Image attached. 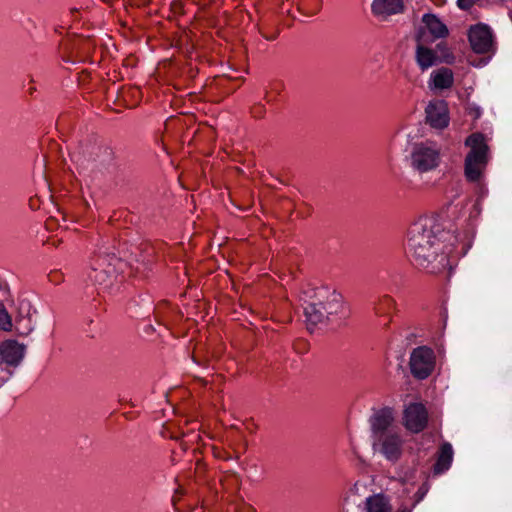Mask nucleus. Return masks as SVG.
Listing matches in <instances>:
<instances>
[{
  "label": "nucleus",
  "instance_id": "24",
  "mask_svg": "<svg viewBox=\"0 0 512 512\" xmlns=\"http://www.w3.org/2000/svg\"><path fill=\"white\" fill-rule=\"evenodd\" d=\"M511 20H512V14H511Z\"/></svg>",
  "mask_w": 512,
  "mask_h": 512
},
{
  "label": "nucleus",
  "instance_id": "8",
  "mask_svg": "<svg viewBox=\"0 0 512 512\" xmlns=\"http://www.w3.org/2000/svg\"><path fill=\"white\" fill-rule=\"evenodd\" d=\"M448 27L434 14H424L422 25L417 33V41L432 43L438 39L446 38Z\"/></svg>",
  "mask_w": 512,
  "mask_h": 512
},
{
  "label": "nucleus",
  "instance_id": "13",
  "mask_svg": "<svg viewBox=\"0 0 512 512\" xmlns=\"http://www.w3.org/2000/svg\"><path fill=\"white\" fill-rule=\"evenodd\" d=\"M25 355V346L15 340H6L0 344V359L9 366H18Z\"/></svg>",
  "mask_w": 512,
  "mask_h": 512
},
{
  "label": "nucleus",
  "instance_id": "7",
  "mask_svg": "<svg viewBox=\"0 0 512 512\" xmlns=\"http://www.w3.org/2000/svg\"><path fill=\"white\" fill-rule=\"evenodd\" d=\"M436 356L433 349L419 346L412 350L409 358V367L414 378L423 380L434 371Z\"/></svg>",
  "mask_w": 512,
  "mask_h": 512
},
{
  "label": "nucleus",
  "instance_id": "4",
  "mask_svg": "<svg viewBox=\"0 0 512 512\" xmlns=\"http://www.w3.org/2000/svg\"><path fill=\"white\" fill-rule=\"evenodd\" d=\"M125 267L126 263L114 254L99 253L90 259L86 274L94 285L107 290L117 282Z\"/></svg>",
  "mask_w": 512,
  "mask_h": 512
},
{
  "label": "nucleus",
  "instance_id": "14",
  "mask_svg": "<svg viewBox=\"0 0 512 512\" xmlns=\"http://www.w3.org/2000/svg\"><path fill=\"white\" fill-rule=\"evenodd\" d=\"M454 83V74L450 68L441 67L431 72L428 86L431 90L442 91L450 89Z\"/></svg>",
  "mask_w": 512,
  "mask_h": 512
},
{
  "label": "nucleus",
  "instance_id": "18",
  "mask_svg": "<svg viewBox=\"0 0 512 512\" xmlns=\"http://www.w3.org/2000/svg\"><path fill=\"white\" fill-rule=\"evenodd\" d=\"M453 460V449L451 444L444 443L439 451L437 462L434 466L435 473H443L448 470Z\"/></svg>",
  "mask_w": 512,
  "mask_h": 512
},
{
  "label": "nucleus",
  "instance_id": "22",
  "mask_svg": "<svg viewBox=\"0 0 512 512\" xmlns=\"http://www.w3.org/2000/svg\"><path fill=\"white\" fill-rule=\"evenodd\" d=\"M3 372V370L0 368V374ZM6 378H4L3 376L0 375V387L3 385V383L5 382Z\"/></svg>",
  "mask_w": 512,
  "mask_h": 512
},
{
  "label": "nucleus",
  "instance_id": "12",
  "mask_svg": "<svg viewBox=\"0 0 512 512\" xmlns=\"http://www.w3.org/2000/svg\"><path fill=\"white\" fill-rule=\"evenodd\" d=\"M427 122L434 128L443 129L449 124L448 107L445 101L430 102L426 107Z\"/></svg>",
  "mask_w": 512,
  "mask_h": 512
},
{
  "label": "nucleus",
  "instance_id": "15",
  "mask_svg": "<svg viewBox=\"0 0 512 512\" xmlns=\"http://www.w3.org/2000/svg\"><path fill=\"white\" fill-rule=\"evenodd\" d=\"M428 42L417 41L415 60L422 71H426L439 62V57L433 49L428 48Z\"/></svg>",
  "mask_w": 512,
  "mask_h": 512
},
{
  "label": "nucleus",
  "instance_id": "21",
  "mask_svg": "<svg viewBox=\"0 0 512 512\" xmlns=\"http://www.w3.org/2000/svg\"><path fill=\"white\" fill-rule=\"evenodd\" d=\"M397 512H411V510L408 507H401Z\"/></svg>",
  "mask_w": 512,
  "mask_h": 512
},
{
  "label": "nucleus",
  "instance_id": "11",
  "mask_svg": "<svg viewBox=\"0 0 512 512\" xmlns=\"http://www.w3.org/2000/svg\"><path fill=\"white\" fill-rule=\"evenodd\" d=\"M468 38L472 49L476 53H487L492 48V33L487 25L477 24L472 26L469 30Z\"/></svg>",
  "mask_w": 512,
  "mask_h": 512
},
{
  "label": "nucleus",
  "instance_id": "19",
  "mask_svg": "<svg viewBox=\"0 0 512 512\" xmlns=\"http://www.w3.org/2000/svg\"><path fill=\"white\" fill-rule=\"evenodd\" d=\"M0 329L3 331L12 330V319L3 303L0 302Z\"/></svg>",
  "mask_w": 512,
  "mask_h": 512
},
{
  "label": "nucleus",
  "instance_id": "16",
  "mask_svg": "<svg viewBox=\"0 0 512 512\" xmlns=\"http://www.w3.org/2000/svg\"><path fill=\"white\" fill-rule=\"evenodd\" d=\"M371 9L378 17H388L401 13L404 9L403 0H373Z\"/></svg>",
  "mask_w": 512,
  "mask_h": 512
},
{
  "label": "nucleus",
  "instance_id": "23",
  "mask_svg": "<svg viewBox=\"0 0 512 512\" xmlns=\"http://www.w3.org/2000/svg\"><path fill=\"white\" fill-rule=\"evenodd\" d=\"M384 301L387 302L388 304H392L393 303V300L390 297H387V296L384 298Z\"/></svg>",
  "mask_w": 512,
  "mask_h": 512
},
{
  "label": "nucleus",
  "instance_id": "5",
  "mask_svg": "<svg viewBox=\"0 0 512 512\" xmlns=\"http://www.w3.org/2000/svg\"><path fill=\"white\" fill-rule=\"evenodd\" d=\"M410 167L418 173H427L436 169L440 164V149L433 142L413 144L409 153Z\"/></svg>",
  "mask_w": 512,
  "mask_h": 512
},
{
  "label": "nucleus",
  "instance_id": "2",
  "mask_svg": "<svg viewBox=\"0 0 512 512\" xmlns=\"http://www.w3.org/2000/svg\"><path fill=\"white\" fill-rule=\"evenodd\" d=\"M346 310L341 294L335 289L327 286L318 287L304 305L307 328L312 330L332 315L340 314L345 317Z\"/></svg>",
  "mask_w": 512,
  "mask_h": 512
},
{
  "label": "nucleus",
  "instance_id": "10",
  "mask_svg": "<svg viewBox=\"0 0 512 512\" xmlns=\"http://www.w3.org/2000/svg\"><path fill=\"white\" fill-rule=\"evenodd\" d=\"M393 422L394 411L392 408L385 407L376 411L369 420L372 440L380 435L397 431L398 429L393 427Z\"/></svg>",
  "mask_w": 512,
  "mask_h": 512
},
{
  "label": "nucleus",
  "instance_id": "17",
  "mask_svg": "<svg viewBox=\"0 0 512 512\" xmlns=\"http://www.w3.org/2000/svg\"><path fill=\"white\" fill-rule=\"evenodd\" d=\"M366 512H391L389 500L383 494H375L366 498Z\"/></svg>",
  "mask_w": 512,
  "mask_h": 512
},
{
  "label": "nucleus",
  "instance_id": "9",
  "mask_svg": "<svg viewBox=\"0 0 512 512\" xmlns=\"http://www.w3.org/2000/svg\"><path fill=\"white\" fill-rule=\"evenodd\" d=\"M428 423V412L422 403H410L403 413V424L412 433H419Z\"/></svg>",
  "mask_w": 512,
  "mask_h": 512
},
{
  "label": "nucleus",
  "instance_id": "1",
  "mask_svg": "<svg viewBox=\"0 0 512 512\" xmlns=\"http://www.w3.org/2000/svg\"><path fill=\"white\" fill-rule=\"evenodd\" d=\"M439 232L435 220L426 216L413 222L408 230L407 250L412 261L431 273L445 269L451 259L466 253L457 235L443 231L438 237Z\"/></svg>",
  "mask_w": 512,
  "mask_h": 512
},
{
  "label": "nucleus",
  "instance_id": "3",
  "mask_svg": "<svg viewBox=\"0 0 512 512\" xmlns=\"http://www.w3.org/2000/svg\"><path fill=\"white\" fill-rule=\"evenodd\" d=\"M464 144L468 148L464 161L465 177L470 182H478L491 158L488 139L482 133L475 132L465 139Z\"/></svg>",
  "mask_w": 512,
  "mask_h": 512
},
{
  "label": "nucleus",
  "instance_id": "20",
  "mask_svg": "<svg viewBox=\"0 0 512 512\" xmlns=\"http://www.w3.org/2000/svg\"><path fill=\"white\" fill-rule=\"evenodd\" d=\"M437 50L440 51L439 62L451 64L454 61L453 54L449 51L444 43H438L436 46Z\"/></svg>",
  "mask_w": 512,
  "mask_h": 512
},
{
  "label": "nucleus",
  "instance_id": "6",
  "mask_svg": "<svg viewBox=\"0 0 512 512\" xmlns=\"http://www.w3.org/2000/svg\"><path fill=\"white\" fill-rule=\"evenodd\" d=\"M404 443L405 440L397 430L373 439L372 448L374 453L381 455L389 462L396 463L403 454Z\"/></svg>",
  "mask_w": 512,
  "mask_h": 512
}]
</instances>
